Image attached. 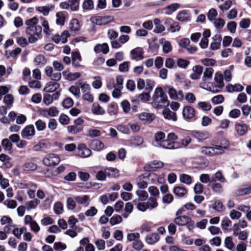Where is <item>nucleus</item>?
<instances>
[{
  "mask_svg": "<svg viewBox=\"0 0 251 251\" xmlns=\"http://www.w3.org/2000/svg\"><path fill=\"white\" fill-rule=\"evenodd\" d=\"M153 106L156 108L167 107L169 105L167 95L165 94L161 87H157L152 96Z\"/></svg>",
  "mask_w": 251,
  "mask_h": 251,
  "instance_id": "f257e3e1",
  "label": "nucleus"
},
{
  "mask_svg": "<svg viewBox=\"0 0 251 251\" xmlns=\"http://www.w3.org/2000/svg\"><path fill=\"white\" fill-rule=\"evenodd\" d=\"M154 24L155 25V27L153 29L154 32L156 33H160L165 30V27L161 24V22L159 19H155L154 20Z\"/></svg>",
  "mask_w": 251,
  "mask_h": 251,
  "instance_id": "f704fd0d",
  "label": "nucleus"
},
{
  "mask_svg": "<svg viewBox=\"0 0 251 251\" xmlns=\"http://www.w3.org/2000/svg\"><path fill=\"white\" fill-rule=\"evenodd\" d=\"M63 75L65 78L69 81H74L79 78L81 74L79 72L72 73L69 71H65L63 72Z\"/></svg>",
  "mask_w": 251,
  "mask_h": 251,
  "instance_id": "5701e85b",
  "label": "nucleus"
},
{
  "mask_svg": "<svg viewBox=\"0 0 251 251\" xmlns=\"http://www.w3.org/2000/svg\"><path fill=\"white\" fill-rule=\"evenodd\" d=\"M38 21L39 19L36 17L27 19L25 21V25L26 26L25 30L27 35H40L42 27L41 26L37 25Z\"/></svg>",
  "mask_w": 251,
  "mask_h": 251,
  "instance_id": "f03ea898",
  "label": "nucleus"
},
{
  "mask_svg": "<svg viewBox=\"0 0 251 251\" xmlns=\"http://www.w3.org/2000/svg\"><path fill=\"white\" fill-rule=\"evenodd\" d=\"M69 36V33L67 31H63L61 35L58 34H54L52 37V40L56 43H58L61 42L62 43H65L67 41V38Z\"/></svg>",
  "mask_w": 251,
  "mask_h": 251,
  "instance_id": "f3484780",
  "label": "nucleus"
},
{
  "mask_svg": "<svg viewBox=\"0 0 251 251\" xmlns=\"http://www.w3.org/2000/svg\"><path fill=\"white\" fill-rule=\"evenodd\" d=\"M154 86V81L150 79L142 80V101H147L150 100V93Z\"/></svg>",
  "mask_w": 251,
  "mask_h": 251,
  "instance_id": "7ed1b4c3",
  "label": "nucleus"
},
{
  "mask_svg": "<svg viewBox=\"0 0 251 251\" xmlns=\"http://www.w3.org/2000/svg\"><path fill=\"white\" fill-rule=\"evenodd\" d=\"M94 50L96 53L102 52L106 54L109 51V47L107 44H98L94 48Z\"/></svg>",
  "mask_w": 251,
  "mask_h": 251,
  "instance_id": "2f4dec72",
  "label": "nucleus"
},
{
  "mask_svg": "<svg viewBox=\"0 0 251 251\" xmlns=\"http://www.w3.org/2000/svg\"><path fill=\"white\" fill-rule=\"evenodd\" d=\"M93 114L97 115H103L105 113L104 108L98 103H94L91 108Z\"/></svg>",
  "mask_w": 251,
  "mask_h": 251,
  "instance_id": "393cba45",
  "label": "nucleus"
},
{
  "mask_svg": "<svg viewBox=\"0 0 251 251\" xmlns=\"http://www.w3.org/2000/svg\"><path fill=\"white\" fill-rule=\"evenodd\" d=\"M62 104L65 108L68 109L73 105L74 101L72 98L68 97L63 100Z\"/></svg>",
  "mask_w": 251,
  "mask_h": 251,
  "instance_id": "338daca9",
  "label": "nucleus"
},
{
  "mask_svg": "<svg viewBox=\"0 0 251 251\" xmlns=\"http://www.w3.org/2000/svg\"><path fill=\"white\" fill-rule=\"evenodd\" d=\"M179 180L181 182L187 185H191L193 182L192 177L187 174H183L179 176Z\"/></svg>",
  "mask_w": 251,
  "mask_h": 251,
  "instance_id": "ea45409f",
  "label": "nucleus"
},
{
  "mask_svg": "<svg viewBox=\"0 0 251 251\" xmlns=\"http://www.w3.org/2000/svg\"><path fill=\"white\" fill-rule=\"evenodd\" d=\"M22 50L20 48H17L11 51H6L5 55L7 58L10 57L15 58L19 54L21 53Z\"/></svg>",
  "mask_w": 251,
  "mask_h": 251,
  "instance_id": "8fccbe9b",
  "label": "nucleus"
},
{
  "mask_svg": "<svg viewBox=\"0 0 251 251\" xmlns=\"http://www.w3.org/2000/svg\"><path fill=\"white\" fill-rule=\"evenodd\" d=\"M223 75L219 72H217L215 74L214 80L216 84L210 83L209 84L208 89L207 90L213 93H216L221 91L224 87L225 84L223 81Z\"/></svg>",
  "mask_w": 251,
  "mask_h": 251,
  "instance_id": "20e7f679",
  "label": "nucleus"
},
{
  "mask_svg": "<svg viewBox=\"0 0 251 251\" xmlns=\"http://www.w3.org/2000/svg\"><path fill=\"white\" fill-rule=\"evenodd\" d=\"M91 147L94 150L100 151L104 149V145L100 141L96 140L92 141Z\"/></svg>",
  "mask_w": 251,
  "mask_h": 251,
  "instance_id": "09e8293b",
  "label": "nucleus"
},
{
  "mask_svg": "<svg viewBox=\"0 0 251 251\" xmlns=\"http://www.w3.org/2000/svg\"><path fill=\"white\" fill-rule=\"evenodd\" d=\"M133 209V205L131 202H127L125 204L124 211L125 212L122 214V216L125 219H127L129 214L132 212Z\"/></svg>",
  "mask_w": 251,
  "mask_h": 251,
  "instance_id": "e433bc0d",
  "label": "nucleus"
},
{
  "mask_svg": "<svg viewBox=\"0 0 251 251\" xmlns=\"http://www.w3.org/2000/svg\"><path fill=\"white\" fill-rule=\"evenodd\" d=\"M224 242L226 247L229 251H235V245L232 241V238L231 237H226Z\"/></svg>",
  "mask_w": 251,
  "mask_h": 251,
  "instance_id": "79ce46f5",
  "label": "nucleus"
},
{
  "mask_svg": "<svg viewBox=\"0 0 251 251\" xmlns=\"http://www.w3.org/2000/svg\"><path fill=\"white\" fill-rule=\"evenodd\" d=\"M39 20L40 21V24L43 27V31L46 35H50L51 30L50 29L49 22L43 17H39Z\"/></svg>",
  "mask_w": 251,
  "mask_h": 251,
  "instance_id": "4be33fe9",
  "label": "nucleus"
},
{
  "mask_svg": "<svg viewBox=\"0 0 251 251\" xmlns=\"http://www.w3.org/2000/svg\"><path fill=\"white\" fill-rule=\"evenodd\" d=\"M214 73V69L211 67L206 68L203 73L202 77V82L200 84V87L202 89H208L209 84H210V81L212 78V75Z\"/></svg>",
  "mask_w": 251,
  "mask_h": 251,
  "instance_id": "39448f33",
  "label": "nucleus"
},
{
  "mask_svg": "<svg viewBox=\"0 0 251 251\" xmlns=\"http://www.w3.org/2000/svg\"><path fill=\"white\" fill-rule=\"evenodd\" d=\"M37 168V164L31 161L25 162L23 166V169L25 171H33Z\"/></svg>",
  "mask_w": 251,
  "mask_h": 251,
  "instance_id": "a19ab883",
  "label": "nucleus"
},
{
  "mask_svg": "<svg viewBox=\"0 0 251 251\" xmlns=\"http://www.w3.org/2000/svg\"><path fill=\"white\" fill-rule=\"evenodd\" d=\"M159 43L162 45L163 51L165 53H168L172 51V46L171 43L166 41L164 38L159 39Z\"/></svg>",
  "mask_w": 251,
  "mask_h": 251,
  "instance_id": "a878e982",
  "label": "nucleus"
},
{
  "mask_svg": "<svg viewBox=\"0 0 251 251\" xmlns=\"http://www.w3.org/2000/svg\"><path fill=\"white\" fill-rule=\"evenodd\" d=\"M53 6H40L36 8V10L42 13L44 16H48L50 11L53 9Z\"/></svg>",
  "mask_w": 251,
  "mask_h": 251,
  "instance_id": "4c0bfd02",
  "label": "nucleus"
},
{
  "mask_svg": "<svg viewBox=\"0 0 251 251\" xmlns=\"http://www.w3.org/2000/svg\"><path fill=\"white\" fill-rule=\"evenodd\" d=\"M177 20L180 22H186L190 20V14L186 10L179 12L176 17Z\"/></svg>",
  "mask_w": 251,
  "mask_h": 251,
  "instance_id": "7c9ffc66",
  "label": "nucleus"
},
{
  "mask_svg": "<svg viewBox=\"0 0 251 251\" xmlns=\"http://www.w3.org/2000/svg\"><path fill=\"white\" fill-rule=\"evenodd\" d=\"M192 135L199 142H201L208 139L209 137V133L206 131H194Z\"/></svg>",
  "mask_w": 251,
  "mask_h": 251,
  "instance_id": "dca6fc26",
  "label": "nucleus"
},
{
  "mask_svg": "<svg viewBox=\"0 0 251 251\" xmlns=\"http://www.w3.org/2000/svg\"><path fill=\"white\" fill-rule=\"evenodd\" d=\"M39 111L40 114L45 117H55L59 114V110L55 106H51L46 109H41Z\"/></svg>",
  "mask_w": 251,
  "mask_h": 251,
  "instance_id": "f8f14e48",
  "label": "nucleus"
},
{
  "mask_svg": "<svg viewBox=\"0 0 251 251\" xmlns=\"http://www.w3.org/2000/svg\"><path fill=\"white\" fill-rule=\"evenodd\" d=\"M100 135V131L97 129H90L87 132V135L91 138L97 137Z\"/></svg>",
  "mask_w": 251,
  "mask_h": 251,
  "instance_id": "e2e57ef3",
  "label": "nucleus"
},
{
  "mask_svg": "<svg viewBox=\"0 0 251 251\" xmlns=\"http://www.w3.org/2000/svg\"><path fill=\"white\" fill-rule=\"evenodd\" d=\"M127 239L132 242V247L137 251H140L141 249V241L140 240V234L138 232H132L127 235Z\"/></svg>",
  "mask_w": 251,
  "mask_h": 251,
  "instance_id": "6e6552de",
  "label": "nucleus"
},
{
  "mask_svg": "<svg viewBox=\"0 0 251 251\" xmlns=\"http://www.w3.org/2000/svg\"><path fill=\"white\" fill-rule=\"evenodd\" d=\"M122 215H117L112 217L109 220V223L112 226L119 224L123 221Z\"/></svg>",
  "mask_w": 251,
  "mask_h": 251,
  "instance_id": "4d7b16f0",
  "label": "nucleus"
},
{
  "mask_svg": "<svg viewBox=\"0 0 251 251\" xmlns=\"http://www.w3.org/2000/svg\"><path fill=\"white\" fill-rule=\"evenodd\" d=\"M162 114L164 118L169 120H172L176 122L177 120L176 114L175 112H173L168 108L163 109Z\"/></svg>",
  "mask_w": 251,
  "mask_h": 251,
  "instance_id": "aec40b11",
  "label": "nucleus"
},
{
  "mask_svg": "<svg viewBox=\"0 0 251 251\" xmlns=\"http://www.w3.org/2000/svg\"><path fill=\"white\" fill-rule=\"evenodd\" d=\"M60 162V157L55 153L47 154L43 159V164L48 167L55 166Z\"/></svg>",
  "mask_w": 251,
  "mask_h": 251,
  "instance_id": "0eeeda50",
  "label": "nucleus"
},
{
  "mask_svg": "<svg viewBox=\"0 0 251 251\" xmlns=\"http://www.w3.org/2000/svg\"><path fill=\"white\" fill-rule=\"evenodd\" d=\"M251 194V186L246 188H241L237 190L235 193L236 196H242Z\"/></svg>",
  "mask_w": 251,
  "mask_h": 251,
  "instance_id": "3c124183",
  "label": "nucleus"
},
{
  "mask_svg": "<svg viewBox=\"0 0 251 251\" xmlns=\"http://www.w3.org/2000/svg\"><path fill=\"white\" fill-rule=\"evenodd\" d=\"M235 128L239 136H243L248 130V126L245 124H237L235 125Z\"/></svg>",
  "mask_w": 251,
  "mask_h": 251,
  "instance_id": "c85d7f7f",
  "label": "nucleus"
},
{
  "mask_svg": "<svg viewBox=\"0 0 251 251\" xmlns=\"http://www.w3.org/2000/svg\"><path fill=\"white\" fill-rule=\"evenodd\" d=\"M113 20V18L111 16H96L92 19L93 23L96 24L102 25H106Z\"/></svg>",
  "mask_w": 251,
  "mask_h": 251,
  "instance_id": "4468645a",
  "label": "nucleus"
},
{
  "mask_svg": "<svg viewBox=\"0 0 251 251\" xmlns=\"http://www.w3.org/2000/svg\"><path fill=\"white\" fill-rule=\"evenodd\" d=\"M35 134V130L33 125L25 126L21 131V135L23 138L30 140Z\"/></svg>",
  "mask_w": 251,
  "mask_h": 251,
  "instance_id": "1a4fd4ad",
  "label": "nucleus"
},
{
  "mask_svg": "<svg viewBox=\"0 0 251 251\" xmlns=\"http://www.w3.org/2000/svg\"><path fill=\"white\" fill-rule=\"evenodd\" d=\"M1 146L3 149L7 151H11L12 148V144L10 142L9 140L5 138L2 140Z\"/></svg>",
  "mask_w": 251,
  "mask_h": 251,
  "instance_id": "bf43d9fd",
  "label": "nucleus"
},
{
  "mask_svg": "<svg viewBox=\"0 0 251 251\" xmlns=\"http://www.w3.org/2000/svg\"><path fill=\"white\" fill-rule=\"evenodd\" d=\"M69 28L72 31L77 33L80 29L79 21L76 19H72L70 23Z\"/></svg>",
  "mask_w": 251,
  "mask_h": 251,
  "instance_id": "473e14b6",
  "label": "nucleus"
},
{
  "mask_svg": "<svg viewBox=\"0 0 251 251\" xmlns=\"http://www.w3.org/2000/svg\"><path fill=\"white\" fill-rule=\"evenodd\" d=\"M180 7V4L178 3H172L164 8L162 10L165 14L171 15Z\"/></svg>",
  "mask_w": 251,
  "mask_h": 251,
  "instance_id": "bb28decb",
  "label": "nucleus"
},
{
  "mask_svg": "<svg viewBox=\"0 0 251 251\" xmlns=\"http://www.w3.org/2000/svg\"><path fill=\"white\" fill-rule=\"evenodd\" d=\"M14 100L13 96L11 94H7L3 98V102L6 104V107L8 108H11Z\"/></svg>",
  "mask_w": 251,
  "mask_h": 251,
  "instance_id": "49530a36",
  "label": "nucleus"
},
{
  "mask_svg": "<svg viewBox=\"0 0 251 251\" xmlns=\"http://www.w3.org/2000/svg\"><path fill=\"white\" fill-rule=\"evenodd\" d=\"M191 221V219L187 216H178L174 219V223L178 226H185Z\"/></svg>",
  "mask_w": 251,
  "mask_h": 251,
  "instance_id": "b1692460",
  "label": "nucleus"
},
{
  "mask_svg": "<svg viewBox=\"0 0 251 251\" xmlns=\"http://www.w3.org/2000/svg\"><path fill=\"white\" fill-rule=\"evenodd\" d=\"M199 108L201 109L204 111L210 110L211 108V105L210 103L206 101H201L198 103Z\"/></svg>",
  "mask_w": 251,
  "mask_h": 251,
  "instance_id": "0e129e2a",
  "label": "nucleus"
},
{
  "mask_svg": "<svg viewBox=\"0 0 251 251\" xmlns=\"http://www.w3.org/2000/svg\"><path fill=\"white\" fill-rule=\"evenodd\" d=\"M107 176L109 177H116L119 176V171L113 167H108L105 168Z\"/></svg>",
  "mask_w": 251,
  "mask_h": 251,
  "instance_id": "37998d69",
  "label": "nucleus"
},
{
  "mask_svg": "<svg viewBox=\"0 0 251 251\" xmlns=\"http://www.w3.org/2000/svg\"><path fill=\"white\" fill-rule=\"evenodd\" d=\"M94 6V2L92 0H85L82 4V7L85 10H92Z\"/></svg>",
  "mask_w": 251,
  "mask_h": 251,
  "instance_id": "774afa93",
  "label": "nucleus"
},
{
  "mask_svg": "<svg viewBox=\"0 0 251 251\" xmlns=\"http://www.w3.org/2000/svg\"><path fill=\"white\" fill-rule=\"evenodd\" d=\"M226 147L221 146H216L215 147H203L201 149V152L203 154L213 156L217 154H223Z\"/></svg>",
  "mask_w": 251,
  "mask_h": 251,
  "instance_id": "423d86ee",
  "label": "nucleus"
},
{
  "mask_svg": "<svg viewBox=\"0 0 251 251\" xmlns=\"http://www.w3.org/2000/svg\"><path fill=\"white\" fill-rule=\"evenodd\" d=\"M60 84L55 81H50L46 84L44 91L47 93L53 92L58 89Z\"/></svg>",
  "mask_w": 251,
  "mask_h": 251,
  "instance_id": "412c9836",
  "label": "nucleus"
},
{
  "mask_svg": "<svg viewBox=\"0 0 251 251\" xmlns=\"http://www.w3.org/2000/svg\"><path fill=\"white\" fill-rule=\"evenodd\" d=\"M72 65L75 68H78L82 66L81 64V57L79 53L75 51L72 52Z\"/></svg>",
  "mask_w": 251,
  "mask_h": 251,
  "instance_id": "6ab92c4d",
  "label": "nucleus"
},
{
  "mask_svg": "<svg viewBox=\"0 0 251 251\" xmlns=\"http://www.w3.org/2000/svg\"><path fill=\"white\" fill-rule=\"evenodd\" d=\"M65 20V15L61 12H57L56 14V24L59 26L64 25Z\"/></svg>",
  "mask_w": 251,
  "mask_h": 251,
  "instance_id": "c03bdc74",
  "label": "nucleus"
},
{
  "mask_svg": "<svg viewBox=\"0 0 251 251\" xmlns=\"http://www.w3.org/2000/svg\"><path fill=\"white\" fill-rule=\"evenodd\" d=\"M227 91L232 93L234 92H241L244 89V87L241 84L236 83L234 85L229 84L227 87Z\"/></svg>",
  "mask_w": 251,
  "mask_h": 251,
  "instance_id": "a18cd8bd",
  "label": "nucleus"
},
{
  "mask_svg": "<svg viewBox=\"0 0 251 251\" xmlns=\"http://www.w3.org/2000/svg\"><path fill=\"white\" fill-rule=\"evenodd\" d=\"M164 165L163 162L159 160H153L146 164L144 168L146 171H155L158 169L162 168Z\"/></svg>",
  "mask_w": 251,
  "mask_h": 251,
  "instance_id": "9b49d317",
  "label": "nucleus"
},
{
  "mask_svg": "<svg viewBox=\"0 0 251 251\" xmlns=\"http://www.w3.org/2000/svg\"><path fill=\"white\" fill-rule=\"evenodd\" d=\"M155 118V115L153 114L144 112L142 113V121H145L147 123L151 122Z\"/></svg>",
  "mask_w": 251,
  "mask_h": 251,
  "instance_id": "052dcab7",
  "label": "nucleus"
},
{
  "mask_svg": "<svg viewBox=\"0 0 251 251\" xmlns=\"http://www.w3.org/2000/svg\"><path fill=\"white\" fill-rule=\"evenodd\" d=\"M182 115L184 119L190 120L195 116V110L190 106H185L182 110Z\"/></svg>",
  "mask_w": 251,
  "mask_h": 251,
  "instance_id": "2eb2a0df",
  "label": "nucleus"
},
{
  "mask_svg": "<svg viewBox=\"0 0 251 251\" xmlns=\"http://www.w3.org/2000/svg\"><path fill=\"white\" fill-rule=\"evenodd\" d=\"M78 155L81 157H88L92 153L90 149L88 148L84 143L79 144L77 147Z\"/></svg>",
  "mask_w": 251,
  "mask_h": 251,
  "instance_id": "ddd939ff",
  "label": "nucleus"
},
{
  "mask_svg": "<svg viewBox=\"0 0 251 251\" xmlns=\"http://www.w3.org/2000/svg\"><path fill=\"white\" fill-rule=\"evenodd\" d=\"M26 228L22 227L21 228H15L13 230V234L18 239H21L22 234L25 232Z\"/></svg>",
  "mask_w": 251,
  "mask_h": 251,
  "instance_id": "680f3d73",
  "label": "nucleus"
},
{
  "mask_svg": "<svg viewBox=\"0 0 251 251\" xmlns=\"http://www.w3.org/2000/svg\"><path fill=\"white\" fill-rule=\"evenodd\" d=\"M69 92L72 93L76 99H78L80 96V89L75 85L71 86L69 89Z\"/></svg>",
  "mask_w": 251,
  "mask_h": 251,
  "instance_id": "5fc2aeb1",
  "label": "nucleus"
},
{
  "mask_svg": "<svg viewBox=\"0 0 251 251\" xmlns=\"http://www.w3.org/2000/svg\"><path fill=\"white\" fill-rule=\"evenodd\" d=\"M158 206L157 200L154 197H150L146 201L142 202V212L151 210Z\"/></svg>",
  "mask_w": 251,
  "mask_h": 251,
  "instance_id": "9d476101",
  "label": "nucleus"
},
{
  "mask_svg": "<svg viewBox=\"0 0 251 251\" xmlns=\"http://www.w3.org/2000/svg\"><path fill=\"white\" fill-rule=\"evenodd\" d=\"M67 129L69 133L72 134H77L82 130V128L81 127L75 126H68L67 127Z\"/></svg>",
  "mask_w": 251,
  "mask_h": 251,
  "instance_id": "6e6d98bb",
  "label": "nucleus"
},
{
  "mask_svg": "<svg viewBox=\"0 0 251 251\" xmlns=\"http://www.w3.org/2000/svg\"><path fill=\"white\" fill-rule=\"evenodd\" d=\"M75 201L80 204L87 206L90 203V199L88 196L83 195L82 196L75 197Z\"/></svg>",
  "mask_w": 251,
  "mask_h": 251,
  "instance_id": "c756f323",
  "label": "nucleus"
},
{
  "mask_svg": "<svg viewBox=\"0 0 251 251\" xmlns=\"http://www.w3.org/2000/svg\"><path fill=\"white\" fill-rule=\"evenodd\" d=\"M176 143L174 141H170L169 139H164L161 143H159L158 146L161 147L166 149H176L177 147L175 146Z\"/></svg>",
  "mask_w": 251,
  "mask_h": 251,
  "instance_id": "cd10ccee",
  "label": "nucleus"
},
{
  "mask_svg": "<svg viewBox=\"0 0 251 251\" xmlns=\"http://www.w3.org/2000/svg\"><path fill=\"white\" fill-rule=\"evenodd\" d=\"M39 203L40 201L38 199H34L33 200L27 201L25 203V206L27 210L29 211L31 209H35Z\"/></svg>",
  "mask_w": 251,
  "mask_h": 251,
  "instance_id": "58836bf2",
  "label": "nucleus"
},
{
  "mask_svg": "<svg viewBox=\"0 0 251 251\" xmlns=\"http://www.w3.org/2000/svg\"><path fill=\"white\" fill-rule=\"evenodd\" d=\"M165 134L162 131H159L156 132L154 135V138L155 143L157 145H155L156 146L159 145V143H161L165 138Z\"/></svg>",
  "mask_w": 251,
  "mask_h": 251,
  "instance_id": "13d9d810",
  "label": "nucleus"
},
{
  "mask_svg": "<svg viewBox=\"0 0 251 251\" xmlns=\"http://www.w3.org/2000/svg\"><path fill=\"white\" fill-rule=\"evenodd\" d=\"M159 240V236L156 233L148 235L146 238V242L149 244H153Z\"/></svg>",
  "mask_w": 251,
  "mask_h": 251,
  "instance_id": "c9c22d12",
  "label": "nucleus"
},
{
  "mask_svg": "<svg viewBox=\"0 0 251 251\" xmlns=\"http://www.w3.org/2000/svg\"><path fill=\"white\" fill-rule=\"evenodd\" d=\"M190 63V62L189 60L183 58H178L176 61L177 66L183 69H186Z\"/></svg>",
  "mask_w": 251,
  "mask_h": 251,
  "instance_id": "864d4df0",
  "label": "nucleus"
},
{
  "mask_svg": "<svg viewBox=\"0 0 251 251\" xmlns=\"http://www.w3.org/2000/svg\"><path fill=\"white\" fill-rule=\"evenodd\" d=\"M173 192L177 196L181 197L185 195V194L187 193V190L183 187L176 186L174 187Z\"/></svg>",
  "mask_w": 251,
  "mask_h": 251,
  "instance_id": "de8ad7c7",
  "label": "nucleus"
},
{
  "mask_svg": "<svg viewBox=\"0 0 251 251\" xmlns=\"http://www.w3.org/2000/svg\"><path fill=\"white\" fill-rule=\"evenodd\" d=\"M118 111V105L115 103H110L107 109L108 114L111 116L116 115Z\"/></svg>",
  "mask_w": 251,
  "mask_h": 251,
  "instance_id": "603ef678",
  "label": "nucleus"
},
{
  "mask_svg": "<svg viewBox=\"0 0 251 251\" xmlns=\"http://www.w3.org/2000/svg\"><path fill=\"white\" fill-rule=\"evenodd\" d=\"M168 93L171 99L174 100H177L178 99L177 92L173 87H168Z\"/></svg>",
  "mask_w": 251,
  "mask_h": 251,
  "instance_id": "69168bd1",
  "label": "nucleus"
},
{
  "mask_svg": "<svg viewBox=\"0 0 251 251\" xmlns=\"http://www.w3.org/2000/svg\"><path fill=\"white\" fill-rule=\"evenodd\" d=\"M35 65L41 67L44 66L47 63V59L43 55H38L34 59Z\"/></svg>",
  "mask_w": 251,
  "mask_h": 251,
  "instance_id": "72a5a7b5",
  "label": "nucleus"
},
{
  "mask_svg": "<svg viewBox=\"0 0 251 251\" xmlns=\"http://www.w3.org/2000/svg\"><path fill=\"white\" fill-rule=\"evenodd\" d=\"M193 73L190 75V78L193 80L199 79L203 72V67L200 65H196L192 68Z\"/></svg>",
  "mask_w": 251,
  "mask_h": 251,
  "instance_id": "a211bd4d",
  "label": "nucleus"
}]
</instances>
